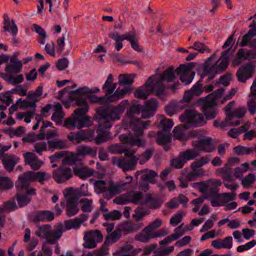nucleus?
<instances>
[{
  "mask_svg": "<svg viewBox=\"0 0 256 256\" xmlns=\"http://www.w3.org/2000/svg\"><path fill=\"white\" fill-rule=\"evenodd\" d=\"M234 50L228 48L222 52L220 58L216 61V54H214L204 64V70L206 74H209L208 78L212 79L214 73H220L224 71L228 68L230 56L233 54Z\"/></svg>",
  "mask_w": 256,
  "mask_h": 256,
  "instance_id": "obj_1",
  "label": "nucleus"
},
{
  "mask_svg": "<svg viewBox=\"0 0 256 256\" xmlns=\"http://www.w3.org/2000/svg\"><path fill=\"white\" fill-rule=\"evenodd\" d=\"M129 104L128 100H124L116 106H106L98 108L96 110V114L99 120L109 122L119 120Z\"/></svg>",
  "mask_w": 256,
  "mask_h": 256,
  "instance_id": "obj_2",
  "label": "nucleus"
},
{
  "mask_svg": "<svg viewBox=\"0 0 256 256\" xmlns=\"http://www.w3.org/2000/svg\"><path fill=\"white\" fill-rule=\"evenodd\" d=\"M88 112L86 106L76 108L74 112V116L66 118L63 126L70 129L74 127L80 128L90 126L92 124V122L90 116L86 115Z\"/></svg>",
  "mask_w": 256,
  "mask_h": 256,
  "instance_id": "obj_3",
  "label": "nucleus"
},
{
  "mask_svg": "<svg viewBox=\"0 0 256 256\" xmlns=\"http://www.w3.org/2000/svg\"><path fill=\"white\" fill-rule=\"evenodd\" d=\"M224 92V89L221 88L206 96L202 108L207 120L212 119L216 116L217 111L214 108L216 104V100L220 97Z\"/></svg>",
  "mask_w": 256,
  "mask_h": 256,
  "instance_id": "obj_4",
  "label": "nucleus"
},
{
  "mask_svg": "<svg viewBox=\"0 0 256 256\" xmlns=\"http://www.w3.org/2000/svg\"><path fill=\"white\" fill-rule=\"evenodd\" d=\"M36 234L46 239L47 243L52 244H56L61 238L58 224L54 226V230H52L50 224L38 226V230L36 232Z\"/></svg>",
  "mask_w": 256,
  "mask_h": 256,
  "instance_id": "obj_5",
  "label": "nucleus"
},
{
  "mask_svg": "<svg viewBox=\"0 0 256 256\" xmlns=\"http://www.w3.org/2000/svg\"><path fill=\"white\" fill-rule=\"evenodd\" d=\"M146 194L140 192L132 191L126 194L122 195L113 200L114 203L118 204H124L127 202H132L135 204H146Z\"/></svg>",
  "mask_w": 256,
  "mask_h": 256,
  "instance_id": "obj_6",
  "label": "nucleus"
},
{
  "mask_svg": "<svg viewBox=\"0 0 256 256\" xmlns=\"http://www.w3.org/2000/svg\"><path fill=\"white\" fill-rule=\"evenodd\" d=\"M180 120L194 126H201L206 123L204 116L194 110H186L184 114L180 116Z\"/></svg>",
  "mask_w": 256,
  "mask_h": 256,
  "instance_id": "obj_7",
  "label": "nucleus"
},
{
  "mask_svg": "<svg viewBox=\"0 0 256 256\" xmlns=\"http://www.w3.org/2000/svg\"><path fill=\"white\" fill-rule=\"evenodd\" d=\"M64 194L67 198L66 202V214L69 216H72L77 214L80 209L78 207L77 200L74 194V189L70 188L65 190Z\"/></svg>",
  "mask_w": 256,
  "mask_h": 256,
  "instance_id": "obj_8",
  "label": "nucleus"
},
{
  "mask_svg": "<svg viewBox=\"0 0 256 256\" xmlns=\"http://www.w3.org/2000/svg\"><path fill=\"white\" fill-rule=\"evenodd\" d=\"M103 240V236L98 230H92L86 232L84 236V243L83 246L86 248L92 249L96 247L97 244Z\"/></svg>",
  "mask_w": 256,
  "mask_h": 256,
  "instance_id": "obj_9",
  "label": "nucleus"
},
{
  "mask_svg": "<svg viewBox=\"0 0 256 256\" xmlns=\"http://www.w3.org/2000/svg\"><path fill=\"white\" fill-rule=\"evenodd\" d=\"M88 215L82 214L80 216V218H76L64 221V224H58V226L60 234V236L64 232L70 229H77L80 228L81 224L86 220Z\"/></svg>",
  "mask_w": 256,
  "mask_h": 256,
  "instance_id": "obj_10",
  "label": "nucleus"
},
{
  "mask_svg": "<svg viewBox=\"0 0 256 256\" xmlns=\"http://www.w3.org/2000/svg\"><path fill=\"white\" fill-rule=\"evenodd\" d=\"M134 154V152H128V154L125 158L112 157V164L122 168L124 172L132 170L136 162L134 158L130 157Z\"/></svg>",
  "mask_w": 256,
  "mask_h": 256,
  "instance_id": "obj_11",
  "label": "nucleus"
},
{
  "mask_svg": "<svg viewBox=\"0 0 256 256\" xmlns=\"http://www.w3.org/2000/svg\"><path fill=\"white\" fill-rule=\"evenodd\" d=\"M176 73L180 76V79L184 85L190 84L195 75L191 68L186 65L181 64L175 70Z\"/></svg>",
  "mask_w": 256,
  "mask_h": 256,
  "instance_id": "obj_12",
  "label": "nucleus"
},
{
  "mask_svg": "<svg viewBox=\"0 0 256 256\" xmlns=\"http://www.w3.org/2000/svg\"><path fill=\"white\" fill-rule=\"evenodd\" d=\"M52 174L54 179L58 184H62L69 180L73 176L72 170L64 166H60L54 170Z\"/></svg>",
  "mask_w": 256,
  "mask_h": 256,
  "instance_id": "obj_13",
  "label": "nucleus"
},
{
  "mask_svg": "<svg viewBox=\"0 0 256 256\" xmlns=\"http://www.w3.org/2000/svg\"><path fill=\"white\" fill-rule=\"evenodd\" d=\"M37 172L28 171L20 176L16 182V186L18 190L27 189L30 182L36 181Z\"/></svg>",
  "mask_w": 256,
  "mask_h": 256,
  "instance_id": "obj_14",
  "label": "nucleus"
},
{
  "mask_svg": "<svg viewBox=\"0 0 256 256\" xmlns=\"http://www.w3.org/2000/svg\"><path fill=\"white\" fill-rule=\"evenodd\" d=\"M254 66L252 63H248L241 66L237 70L236 76L239 82H246V80L252 76L254 74Z\"/></svg>",
  "mask_w": 256,
  "mask_h": 256,
  "instance_id": "obj_15",
  "label": "nucleus"
},
{
  "mask_svg": "<svg viewBox=\"0 0 256 256\" xmlns=\"http://www.w3.org/2000/svg\"><path fill=\"white\" fill-rule=\"evenodd\" d=\"M154 78L150 76L146 82L144 84L138 88L134 93L136 98L139 99L146 100L148 96L152 93V90L150 88L152 84H153Z\"/></svg>",
  "mask_w": 256,
  "mask_h": 256,
  "instance_id": "obj_16",
  "label": "nucleus"
},
{
  "mask_svg": "<svg viewBox=\"0 0 256 256\" xmlns=\"http://www.w3.org/2000/svg\"><path fill=\"white\" fill-rule=\"evenodd\" d=\"M192 146L197 148L198 151L203 150L210 152L214 150V147L212 143V139L210 138H207L200 140L193 141Z\"/></svg>",
  "mask_w": 256,
  "mask_h": 256,
  "instance_id": "obj_17",
  "label": "nucleus"
},
{
  "mask_svg": "<svg viewBox=\"0 0 256 256\" xmlns=\"http://www.w3.org/2000/svg\"><path fill=\"white\" fill-rule=\"evenodd\" d=\"M158 102L154 98L150 99L144 103V106L142 110V117L148 118L154 116L157 108Z\"/></svg>",
  "mask_w": 256,
  "mask_h": 256,
  "instance_id": "obj_18",
  "label": "nucleus"
},
{
  "mask_svg": "<svg viewBox=\"0 0 256 256\" xmlns=\"http://www.w3.org/2000/svg\"><path fill=\"white\" fill-rule=\"evenodd\" d=\"M24 156L26 164L30 166L34 170H38L43 164L32 152H27L24 154Z\"/></svg>",
  "mask_w": 256,
  "mask_h": 256,
  "instance_id": "obj_19",
  "label": "nucleus"
},
{
  "mask_svg": "<svg viewBox=\"0 0 256 256\" xmlns=\"http://www.w3.org/2000/svg\"><path fill=\"white\" fill-rule=\"evenodd\" d=\"M211 246L218 250L222 248L230 250L232 246V238L228 236L223 239L214 240L212 242Z\"/></svg>",
  "mask_w": 256,
  "mask_h": 256,
  "instance_id": "obj_20",
  "label": "nucleus"
},
{
  "mask_svg": "<svg viewBox=\"0 0 256 256\" xmlns=\"http://www.w3.org/2000/svg\"><path fill=\"white\" fill-rule=\"evenodd\" d=\"M150 124V120L142 121L140 118L133 120L130 124L132 128L138 135H142L144 130L148 128Z\"/></svg>",
  "mask_w": 256,
  "mask_h": 256,
  "instance_id": "obj_21",
  "label": "nucleus"
},
{
  "mask_svg": "<svg viewBox=\"0 0 256 256\" xmlns=\"http://www.w3.org/2000/svg\"><path fill=\"white\" fill-rule=\"evenodd\" d=\"M5 168L8 172H11L14 170L15 165L18 162L19 158L13 154L5 156L0 158Z\"/></svg>",
  "mask_w": 256,
  "mask_h": 256,
  "instance_id": "obj_22",
  "label": "nucleus"
},
{
  "mask_svg": "<svg viewBox=\"0 0 256 256\" xmlns=\"http://www.w3.org/2000/svg\"><path fill=\"white\" fill-rule=\"evenodd\" d=\"M4 19L3 29L4 31L10 32L12 36H16L17 34L18 29L14 21L12 20L11 22L6 14L4 16Z\"/></svg>",
  "mask_w": 256,
  "mask_h": 256,
  "instance_id": "obj_23",
  "label": "nucleus"
},
{
  "mask_svg": "<svg viewBox=\"0 0 256 256\" xmlns=\"http://www.w3.org/2000/svg\"><path fill=\"white\" fill-rule=\"evenodd\" d=\"M73 170L76 176L83 180L91 176L94 172V170L85 166L76 167Z\"/></svg>",
  "mask_w": 256,
  "mask_h": 256,
  "instance_id": "obj_24",
  "label": "nucleus"
},
{
  "mask_svg": "<svg viewBox=\"0 0 256 256\" xmlns=\"http://www.w3.org/2000/svg\"><path fill=\"white\" fill-rule=\"evenodd\" d=\"M140 174H142L141 178L142 180L150 182H154V178L158 176V174L156 172L148 169L138 171L136 172V176L137 177Z\"/></svg>",
  "mask_w": 256,
  "mask_h": 256,
  "instance_id": "obj_25",
  "label": "nucleus"
},
{
  "mask_svg": "<svg viewBox=\"0 0 256 256\" xmlns=\"http://www.w3.org/2000/svg\"><path fill=\"white\" fill-rule=\"evenodd\" d=\"M53 110L54 112L52 116V120L55 122L56 124L60 125L64 118L62 106L60 104L58 103L54 106Z\"/></svg>",
  "mask_w": 256,
  "mask_h": 256,
  "instance_id": "obj_26",
  "label": "nucleus"
},
{
  "mask_svg": "<svg viewBox=\"0 0 256 256\" xmlns=\"http://www.w3.org/2000/svg\"><path fill=\"white\" fill-rule=\"evenodd\" d=\"M113 77L112 74L108 76L107 80L102 86V90L106 95L112 94L116 87V84L113 83Z\"/></svg>",
  "mask_w": 256,
  "mask_h": 256,
  "instance_id": "obj_27",
  "label": "nucleus"
},
{
  "mask_svg": "<svg viewBox=\"0 0 256 256\" xmlns=\"http://www.w3.org/2000/svg\"><path fill=\"white\" fill-rule=\"evenodd\" d=\"M202 92L201 87L199 84L194 85L190 90L185 92L182 101L188 102L193 95L198 96Z\"/></svg>",
  "mask_w": 256,
  "mask_h": 256,
  "instance_id": "obj_28",
  "label": "nucleus"
},
{
  "mask_svg": "<svg viewBox=\"0 0 256 256\" xmlns=\"http://www.w3.org/2000/svg\"><path fill=\"white\" fill-rule=\"evenodd\" d=\"M132 90V88L130 87L122 89L118 88L112 96H110L108 97V100L110 102H113L115 99L122 98L126 94H130Z\"/></svg>",
  "mask_w": 256,
  "mask_h": 256,
  "instance_id": "obj_29",
  "label": "nucleus"
},
{
  "mask_svg": "<svg viewBox=\"0 0 256 256\" xmlns=\"http://www.w3.org/2000/svg\"><path fill=\"white\" fill-rule=\"evenodd\" d=\"M152 76L154 78L153 82H155L152 84L150 88V90H152V93L154 92L158 95L162 94L164 90L163 85L164 80L160 77L156 80L154 76Z\"/></svg>",
  "mask_w": 256,
  "mask_h": 256,
  "instance_id": "obj_30",
  "label": "nucleus"
},
{
  "mask_svg": "<svg viewBox=\"0 0 256 256\" xmlns=\"http://www.w3.org/2000/svg\"><path fill=\"white\" fill-rule=\"evenodd\" d=\"M216 172L222 177L224 181L231 182L234 180L232 176V168L228 167L227 164L223 168H218Z\"/></svg>",
  "mask_w": 256,
  "mask_h": 256,
  "instance_id": "obj_31",
  "label": "nucleus"
},
{
  "mask_svg": "<svg viewBox=\"0 0 256 256\" xmlns=\"http://www.w3.org/2000/svg\"><path fill=\"white\" fill-rule=\"evenodd\" d=\"M187 126L186 124L180 125L176 127L174 130V138L180 140H185L186 138V129Z\"/></svg>",
  "mask_w": 256,
  "mask_h": 256,
  "instance_id": "obj_32",
  "label": "nucleus"
},
{
  "mask_svg": "<svg viewBox=\"0 0 256 256\" xmlns=\"http://www.w3.org/2000/svg\"><path fill=\"white\" fill-rule=\"evenodd\" d=\"M248 58V54L245 52L242 48H240L238 50L236 56L232 60V65L234 66H236L240 64L244 60H246Z\"/></svg>",
  "mask_w": 256,
  "mask_h": 256,
  "instance_id": "obj_33",
  "label": "nucleus"
},
{
  "mask_svg": "<svg viewBox=\"0 0 256 256\" xmlns=\"http://www.w3.org/2000/svg\"><path fill=\"white\" fill-rule=\"evenodd\" d=\"M180 153L181 157L184 159L186 162L188 160L194 159L199 156L198 150L194 148L188 149Z\"/></svg>",
  "mask_w": 256,
  "mask_h": 256,
  "instance_id": "obj_34",
  "label": "nucleus"
},
{
  "mask_svg": "<svg viewBox=\"0 0 256 256\" xmlns=\"http://www.w3.org/2000/svg\"><path fill=\"white\" fill-rule=\"evenodd\" d=\"M218 191V188H215L214 189L211 190L205 196L194 199L192 200V202L196 206L201 204L204 202V200L205 198L210 199L212 198L216 197Z\"/></svg>",
  "mask_w": 256,
  "mask_h": 256,
  "instance_id": "obj_35",
  "label": "nucleus"
},
{
  "mask_svg": "<svg viewBox=\"0 0 256 256\" xmlns=\"http://www.w3.org/2000/svg\"><path fill=\"white\" fill-rule=\"evenodd\" d=\"M136 76V74H121L118 76V83L120 85H132L134 79Z\"/></svg>",
  "mask_w": 256,
  "mask_h": 256,
  "instance_id": "obj_36",
  "label": "nucleus"
},
{
  "mask_svg": "<svg viewBox=\"0 0 256 256\" xmlns=\"http://www.w3.org/2000/svg\"><path fill=\"white\" fill-rule=\"evenodd\" d=\"M146 204H148V206L150 208L156 209L159 208L162 202L158 198H152L149 194H146Z\"/></svg>",
  "mask_w": 256,
  "mask_h": 256,
  "instance_id": "obj_37",
  "label": "nucleus"
},
{
  "mask_svg": "<svg viewBox=\"0 0 256 256\" xmlns=\"http://www.w3.org/2000/svg\"><path fill=\"white\" fill-rule=\"evenodd\" d=\"M102 126H100L98 128L100 132L97 136L94 138V142L96 144H100L101 143L108 140L110 138V132L108 131L102 132Z\"/></svg>",
  "mask_w": 256,
  "mask_h": 256,
  "instance_id": "obj_38",
  "label": "nucleus"
},
{
  "mask_svg": "<svg viewBox=\"0 0 256 256\" xmlns=\"http://www.w3.org/2000/svg\"><path fill=\"white\" fill-rule=\"evenodd\" d=\"M176 73L174 66H171L166 69L160 76L164 81L171 82L175 78Z\"/></svg>",
  "mask_w": 256,
  "mask_h": 256,
  "instance_id": "obj_39",
  "label": "nucleus"
},
{
  "mask_svg": "<svg viewBox=\"0 0 256 256\" xmlns=\"http://www.w3.org/2000/svg\"><path fill=\"white\" fill-rule=\"evenodd\" d=\"M79 203L80 204L81 210L85 212H90L93 210V200L92 199L87 198H82Z\"/></svg>",
  "mask_w": 256,
  "mask_h": 256,
  "instance_id": "obj_40",
  "label": "nucleus"
},
{
  "mask_svg": "<svg viewBox=\"0 0 256 256\" xmlns=\"http://www.w3.org/2000/svg\"><path fill=\"white\" fill-rule=\"evenodd\" d=\"M54 218V214L52 212L44 210L39 212L36 216V220L38 221H52Z\"/></svg>",
  "mask_w": 256,
  "mask_h": 256,
  "instance_id": "obj_41",
  "label": "nucleus"
},
{
  "mask_svg": "<svg viewBox=\"0 0 256 256\" xmlns=\"http://www.w3.org/2000/svg\"><path fill=\"white\" fill-rule=\"evenodd\" d=\"M166 132H158L156 140L159 144L164 145L170 142L171 140L170 134Z\"/></svg>",
  "mask_w": 256,
  "mask_h": 256,
  "instance_id": "obj_42",
  "label": "nucleus"
},
{
  "mask_svg": "<svg viewBox=\"0 0 256 256\" xmlns=\"http://www.w3.org/2000/svg\"><path fill=\"white\" fill-rule=\"evenodd\" d=\"M74 93H78L80 94L76 98V104L78 106H80V108H84L86 106L88 108V99L87 96L85 95L86 93H82L80 92H73Z\"/></svg>",
  "mask_w": 256,
  "mask_h": 256,
  "instance_id": "obj_43",
  "label": "nucleus"
},
{
  "mask_svg": "<svg viewBox=\"0 0 256 256\" xmlns=\"http://www.w3.org/2000/svg\"><path fill=\"white\" fill-rule=\"evenodd\" d=\"M32 30L35 31L40 35V38L38 42L40 44H44L45 43L46 37V34L44 30L41 26L36 24H34L32 26Z\"/></svg>",
  "mask_w": 256,
  "mask_h": 256,
  "instance_id": "obj_44",
  "label": "nucleus"
},
{
  "mask_svg": "<svg viewBox=\"0 0 256 256\" xmlns=\"http://www.w3.org/2000/svg\"><path fill=\"white\" fill-rule=\"evenodd\" d=\"M210 160V158L209 156L202 157L200 159L192 162L190 164V168L193 170H198V168H200L202 166L204 165L208 164Z\"/></svg>",
  "mask_w": 256,
  "mask_h": 256,
  "instance_id": "obj_45",
  "label": "nucleus"
},
{
  "mask_svg": "<svg viewBox=\"0 0 256 256\" xmlns=\"http://www.w3.org/2000/svg\"><path fill=\"white\" fill-rule=\"evenodd\" d=\"M22 64L20 60H16V64L6 66V70L9 73L18 74L21 72Z\"/></svg>",
  "mask_w": 256,
  "mask_h": 256,
  "instance_id": "obj_46",
  "label": "nucleus"
},
{
  "mask_svg": "<svg viewBox=\"0 0 256 256\" xmlns=\"http://www.w3.org/2000/svg\"><path fill=\"white\" fill-rule=\"evenodd\" d=\"M122 144H114L108 147V151L112 154H122L124 153L126 156L128 154V150H124Z\"/></svg>",
  "mask_w": 256,
  "mask_h": 256,
  "instance_id": "obj_47",
  "label": "nucleus"
},
{
  "mask_svg": "<svg viewBox=\"0 0 256 256\" xmlns=\"http://www.w3.org/2000/svg\"><path fill=\"white\" fill-rule=\"evenodd\" d=\"M143 226L142 223L128 222L123 226V230L127 232H136Z\"/></svg>",
  "mask_w": 256,
  "mask_h": 256,
  "instance_id": "obj_48",
  "label": "nucleus"
},
{
  "mask_svg": "<svg viewBox=\"0 0 256 256\" xmlns=\"http://www.w3.org/2000/svg\"><path fill=\"white\" fill-rule=\"evenodd\" d=\"M18 208L14 200H11L6 202H5L4 204L0 207V212H9L12 210H15Z\"/></svg>",
  "mask_w": 256,
  "mask_h": 256,
  "instance_id": "obj_49",
  "label": "nucleus"
},
{
  "mask_svg": "<svg viewBox=\"0 0 256 256\" xmlns=\"http://www.w3.org/2000/svg\"><path fill=\"white\" fill-rule=\"evenodd\" d=\"M162 119L160 120V126L164 131H170L174 125V122L171 119H168L163 116H160Z\"/></svg>",
  "mask_w": 256,
  "mask_h": 256,
  "instance_id": "obj_50",
  "label": "nucleus"
},
{
  "mask_svg": "<svg viewBox=\"0 0 256 256\" xmlns=\"http://www.w3.org/2000/svg\"><path fill=\"white\" fill-rule=\"evenodd\" d=\"M77 152L78 155L83 156L88 154L94 156L96 154V150L88 146H82L80 147L77 150Z\"/></svg>",
  "mask_w": 256,
  "mask_h": 256,
  "instance_id": "obj_51",
  "label": "nucleus"
},
{
  "mask_svg": "<svg viewBox=\"0 0 256 256\" xmlns=\"http://www.w3.org/2000/svg\"><path fill=\"white\" fill-rule=\"evenodd\" d=\"M126 185V183L110 184L109 186V192L110 194L114 195L121 192L124 189V186Z\"/></svg>",
  "mask_w": 256,
  "mask_h": 256,
  "instance_id": "obj_52",
  "label": "nucleus"
},
{
  "mask_svg": "<svg viewBox=\"0 0 256 256\" xmlns=\"http://www.w3.org/2000/svg\"><path fill=\"white\" fill-rule=\"evenodd\" d=\"M249 168V164L247 162L243 163L240 167H236L234 170V176L236 178H241L243 174L246 172Z\"/></svg>",
  "mask_w": 256,
  "mask_h": 256,
  "instance_id": "obj_53",
  "label": "nucleus"
},
{
  "mask_svg": "<svg viewBox=\"0 0 256 256\" xmlns=\"http://www.w3.org/2000/svg\"><path fill=\"white\" fill-rule=\"evenodd\" d=\"M154 150L153 148L146 149L138 158L140 164H143L146 162L154 154Z\"/></svg>",
  "mask_w": 256,
  "mask_h": 256,
  "instance_id": "obj_54",
  "label": "nucleus"
},
{
  "mask_svg": "<svg viewBox=\"0 0 256 256\" xmlns=\"http://www.w3.org/2000/svg\"><path fill=\"white\" fill-rule=\"evenodd\" d=\"M256 35V30H250L248 33L245 34L240 42V45L241 46H244L249 44L251 38Z\"/></svg>",
  "mask_w": 256,
  "mask_h": 256,
  "instance_id": "obj_55",
  "label": "nucleus"
},
{
  "mask_svg": "<svg viewBox=\"0 0 256 256\" xmlns=\"http://www.w3.org/2000/svg\"><path fill=\"white\" fill-rule=\"evenodd\" d=\"M16 198L20 207L26 206L31 200L30 197L28 195L18 194L16 195Z\"/></svg>",
  "mask_w": 256,
  "mask_h": 256,
  "instance_id": "obj_56",
  "label": "nucleus"
},
{
  "mask_svg": "<svg viewBox=\"0 0 256 256\" xmlns=\"http://www.w3.org/2000/svg\"><path fill=\"white\" fill-rule=\"evenodd\" d=\"M48 144L49 147L53 149H63L66 148V141L62 140H58L54 141H48Z\"/></svg>",
  "mask_w": 256,
  "mask_h": 256,
  "instance_id": "obj_57",
  "label": "nucleus"
},
{
  "mask_svg": "<svg viewBox=\"0 0 256 256\" xmlns=\"http://www.w3.org/2000/svg\"><path fill=\"white\" fill-rule=\"evenodd\" d=\"M240 122L238 120H236L234 122L232 121V118H230V114H228V116H226L225 120L223 122H220V128L224 129L226 126H238Z\"/></svg>",
  "mask_w": 256,
  "mask_h": 256,
  "instance_id": "obj_58",
  "label": "nucleus"
},
{
  "mask_svg": "<svg viewBox=\"0 0 256 256\" xmlns=\"http://www.w3.org/2000/svg\"><path fill=\"white\" fill-rule=\"evenodd\" d=\"M43 88L42 86H38L35 91H30L27 95V98L28 99L33 100L34 101H38L37 98L42 94Z\"/></svg>",
  "mask_w": 256,
  "mask_h": 256,
  "instance_id": "obj_59",
  "label": "nucleus"
},
{
  "mask_svg": "<svg viewBox=\"0 0 256 256\" xmlns=\"http://www.w3.org/2000/svg\"><path fill=\"white\" fill-rule=\"evenodd\" d=\"M204 174V170L203 169H198L193 170L188 173L186 175V178L190 181H194L198 177L202 176Z\"/></svg>",
  "mask_w": 256,
  "mask_h": 256,
  "instance_id": "obj_60",
  "label": "nucleus"
},
{
  "mask_svg": "<svg viewBox=\"0 0 256 256\" xmlns=\"http://www.w3.org/2000/svg\"><path fill=\"white\" fill-rule=\"evenodd\" d=\"M150 232L144 230L142 233L136 236V240L142 242H148L150 238H153L152 234Z\"/></svg>",
  "mask_w": 256,
  "mask_h": 256,
  "instance_id": "obj_61",
  "label": "nucleus"
},
{
  "mask_svg": "<svg viewBox=\"0 0 256 256\" xmlns=\"http://www.w3.org/2000/svg\"><path fill=\"white\" fill-rule=\"evenodd\" d=\"M186 163L184 159L181 157L180 153L177 158H173L170 161L172 166L176 168H182Z\"/></svg>",
  "mask_w": 256,
  "mask_h": 256,
  "instance_id": "obj_62",
  "label": "nucleus"
},
{
  "mask_svg": "<svg viewBox=\"0 0 256 256\" xmlns=\"http://www.w3.org/2000/svg\"><path fill=\"white\" fill-rule=\"evenodd\" d=\"M235 152L238 155H244L248 154L253 153L254 150L252 148L241 146H237L234 148Z\"/></svg>",
  "mask_w": 256,
  "mask_h": 256,
  "instance_id": "obj_63",
  "label": "nucleus"
},
{
  "mask_svg": "<svg viewBox=\"0 0 256 256\" xmlns=\"http://www.w3.org/2000/svg\"><path fill=\"white\" fill-rule=\"evenodd\" d=\"M34 151L40 155L47 150V144L45 142H39L34 144Z\"/></svg>",
  "mask_w": 256,
  "mask_h": 256,
  "instance_id": "obj_64",
  "label": "nucleus"
}]
</instances>
